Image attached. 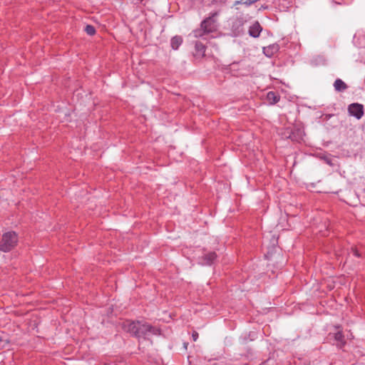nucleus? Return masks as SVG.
Masks as SVG:
<instances>
[{
	"label": "nucleus",
	"instance_id": "1",
	"mask_svg": "<svg viewBox=\"0 0 365 365\" xmlns=\"http://www.w3.org/2000/svg\"><path fill=\"white\" fill-rule=\"evenodd\" d=\"M123 328L138 339H146L150 334L153 335L160 334V329L148 323H141L139 321L125 323Z\"/></svg>",
	"mask_w": 365,
	"mask_h": 365
},
{
	"label": "nucleus",
	"instance_id": "2",
	"mask_svg": "<svg viewBox=\"0 0 365 365\" xmlns=\"http://www.w3.org/2000/svg\"><path fill=\"white\" fill-rule=\"evenodd\" d=\"M217 15V12H213L210 14V16L205 18L201 22L200 27L192 31L193 36L197 38H205V36L215 32L217 30V24L215 17Z\"/></svg>",
	"mask_w": 365,
	"mask_h": 365
},
{
	"label": "nucleus",
	"instance_id": "3",
	"mask_svg": "<svg viewBox=\"0 0 365 365\" xmlns=\"http://www.w3.org/2000/svg\"><path fill=\"white\" fill-rule=\"evenodd\" d=\"M18 242V236L14 231L8 232L2 235L0 241V251L7 252L11 250Z\"/></svg>",
	"mask_w": 365,
	"mask_h": 365
},
{
	"label": "nucleus",
	"instance_id": "4",
	"mask_svg": "<svg viewBox=\"0 0 365 365\" xmlns=\"http://www.w3.org/2000/svg\"><path fill=\"white\" fill-rule=\"evenodd\" d=\"M349 114L359 120L364 114V106L362 104L358 103H353L348 107Z\"/></svg>",
	"mask_w": 365,
	"mask_h": 365
},
{
	"label": "nucleus",
	"instance_id": "5",
	"mask_svg": "<svg viewBox=\"0 0 365 365\" xmlns=\"http://www.w3.org/2000/svg\"><path fill=\"white\" fill-rule=\"evenodd\" d=\"M217 258V254L215 252H210L200 258L199 263L202 265H211Z\"/></svg>",
	"mask_w": 365,
	"mask_h": 365
},
{
	"label": "nucleus",
	"instance_id": "6",
	"mask_svg": "<svg viewBox=\"0 0 365 365\" xmlns=\"http://www.w3.org/2000/svg\"><path fill=\"white\" fill-rule=\"evenodd\" d=\"M262 31V28L258 21H255L249 28V35L253 38H257L259 36L260 33Z\"/></svg>",
	"mask_w": 365,
	"mask_h": 365
},
{
	"label": "nucleus",
	"instance_id": "7",
	"mask_svg": "<svg viewBox=\"0 0 365 365\" xmlns=\"http://www.w3.org/2000/svg\"><path fill=\"white\" fill-rule=\"evenodd\" d=\"M243 24V21L239 19H235V21H232V31H233L235 35L237 36L242 33Z\"/></svg>",
	"mask_w": 365,
	"mask_h": 365
},
{
	"label": "nucleus",
	"instance_id": "8",
	"mask_svg": "<svg viewBox=\"0 0 365 365\" xmlns=\"http://www.w3.org/2000/svg\"><path fill=\"white\" fill-rule=\"evenodd\" d=\"M279 45L277 43H274L268 46L264 47L263 52L267 56L271 57L274 53H276L279 51Z\"/></svg>",
	"mask_w": 365,
	"mask_h": 365
},
{
	"label": "nucleus",
	"instance_id": "9",
	"mask_svg": "<svg viewBox=\"0 0 365 365\" xmlns=\"http://www.w3.org/2000/svg\"><path fill=\"white\" fill-rule=\"evenodd\" d=\"M334 339L338 342L336 346L339 348H342L346 344L344 336L341 330L334 334Z\"/></svg>",
	"mask_w": 365,
	"mask_h": 365
},
{
	"label": "nucleus",
	"instance_id": "10",
	"mask_svg": "<svg viewBox=\"0 0 365 365\" xmlns=\"http://www.w3.org/2000/svg\"><path fill=\"white\" fill-rule=\"evenodd\" d=\"M334 89L338 92H342L347 88V85L340 78H337L334 83Z\"/></svg>",
	"mask_w": 365,
	"mask_h": 365
},
{
	"label": "nucleus",
	"instance_id": "11",
	"mask_svg": "<svg viewBox=\"0 0 365 365\" xmlns=\"http://www.w3.org/2000/svg\"><path fill=\"white\" fill-rule=\"evenodd\" d=\"M267 99L270 104L274 105L279 101L280 97L275 92L269 91L267 94Z\"/></svg>",
	"mask_w": 365,
	"mask_h": 365
},
{
	"label": "nucleus",
	"instance_id": "12",
	"mask_svg": "<svg viewBox=\"0 0 365 365\" xmlns=\"http://www.w3.org/2000/svg\"><path fill=\"white\" fill-rule=\"evenodd\" d=\"M182 38L180 36H175L174 37H173L171 38V41H170L171 47L174 50L178 49L179 48V46L182 44Z\"/></svg>",
	"mask_w": 365,
	"mask_h": 365
},
{
	"label": "nucleus",
	"instance_id": "13",
	"mask_svg": "<svg viewBox=\"0 0 365 365\" xmlns=\"http://www.w3.org/2000/svg\"><path fill=\"white\" fill-rule=\"evenodd\" d=\"M84 30L89 36H93L96 34V29L92 25H86Z\"/></svg>",
	"mask_w": 365,
	"mask_h": 365
},
{
	"label": "nucleus",
	"instance_id": "14",
	"mask_svg": "<svg viewBox=\"0 0 365 365\" xmlns=\"http://www.w3.org/2000/svg\"><path fill=\"white\" fill-rule=\"evenodd\" d=\"M195 49L199 51V52H205V45L200 42V41H197L195 43Z\"/></svg>",
	"mask_w": 365,
	"mask_h": 365
},
{
	"label": "nucleus",
	"instance_id": "15",
	"mask_svg": "<svg viewBox=\"0 0 365 365\" xmlns=\"http://www.w3.org/2000/svg\"><path fill=\"white\" fill-rule=\"evenodd\" d=\"M247 0L246 1H244V0H240V1H236L234 4L235 6H237L238 4H245L247 6Z\"/></svg>",
	"mask_w": 365,
	"mask_h": 365
},
{
	"label": "nucleus",
	"instance_id": "16",
	"mask_svg": "<svg viewBox=\"0 0 365 365\" xmlns=\"http://www.w3.org/2000/svg\"><path fill=\"white\" fill-rule=\"evenodd\" d=\"M198 336H199L198 333L196 331H194L192 334V337L193 341H197V339H198Z\"/></svg>",
	"mask_w": 365,
	"mask_h": 365
},
{
	"label": "nucleus",
	"instance_id": "17",
	"mask_svg": "<svg viewBox=\"0 0 365 365\" xmlns=\"http://www.w3.org/2000/svg\"><path fill=\"white\" fill-rule=\"evenodd\" d=\"M352 252H353V255L355 257H361V254L359 252V251L357 250L353 249Z\"/></svg>",
	"mask_w": 365,
	"mask_h": 365
},
{
	"label": "nucleus",
	"instance_id": "18",
	"mask_svg": "<svg viewBox=\"0 0 365 365\" xmlns=\"http://www.w3.org/2000/svg\"><path fill=\"white\" fill-rule=\"evenodd\" d=\"M140 1H143V0H139Z\"/></svg>",
	"mask_w": 365,
	"mask_h": 365
}]
</instances>
